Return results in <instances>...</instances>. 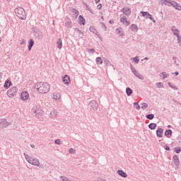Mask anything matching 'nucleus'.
<instances>
[{
	"label": "nucleus",
	"instance_id": "nucleus-1",
	"mask_svg": "<svg viewBox=\"0 0 181 181\" xmlns=\"http://www.w3.org/2000/svg\"><path fill=\"white\" fill-rule=\"evenodd\" d=\"M35 88L39 94H47L50 91V85L46 82H38L35 84Z\"/></svg>",
	"mask_w": 181,
	"mask_h": 181
},
{
	"label": "nucleus",
	"instance_id": "nucleus-2",
	"mask_svg": "<svg viewBox=\"0 0 181 181\" xmlns=\"http://www.w3.org/2000/svg\"><path fill=\"white\" fill-rule=\"evenodd\" d=\"M15 13L19 19L25 21L26 19V11L23 7L18 6L15 8Z\"/></svg>",
	"mask_w": 181,
	"mask_h": 181
},
{
	"label": "nucleus",
	"instance_id": "nucleus-3",
	"mask_svg": "<svg viewBox=\"0 0 181 181\" xmlns=\"http://www.w3.org/2000/svg\"><path fill=\"white\" fill-rule=\"evenodd\" d=\"M25 156V160L30 165H33V166H40V162H39V159L35 158L32 156H29L26 153H23Z\"/></svg>",
	"mask_w": 181,
	"mask_h": 181
},
{
	"label": "nucleus",
	"instance_id": "nucleus-4",
	"mask_svg": "<svg viewBox=\"0 0 181 181\" xmlns=\"http://www.w3.org/2000/svg\"><path fill=\"white\" fill-rule=\"evenodd\" d=\"M32 112L37 118L43 115V110H42V107H40V106H34L32 109Z\"/></svg>",
	"mask_w": 181,
	"mask_h": 181
},
{
	"label": "nucleus",
	"instance_id": "nucleus-5",
	"mask_svg": "<svg viewBox=\"0 0 181 181\" xmlns=\"http://www.w3.org/2000/svg\"><path fill=\"white\" fill-rule=\"evenodd\" d=\"M17 94H18V88L16 86L12 87L7 91V95L10 97V98L12 97H16Z\"/></svg>",
	"mask_w": 181,
	"mask_h": 181
},
{
	"label": "nucleus",
	"instance_id": "nucleus-6",
	"mask_svg": "<svg viewBox=\"0 0 181 181\" xmlns=\"http://www.w3.org/2000/svg\"><path fill=\"white\" fill-rule=\"evenodd\" d=\"M88 107L90 111H97L98 109V103H97L95 100H92L88 103Z\"/></svg>",
	"mask_w": 181,
	"mask_h": 181
},
{
	"label": "nucleus",
	"instance_id": "nucleus-7",
	"mask_svg": "<svg viewBox=\"0 0 181 181\" xmlns=\"http://www.w3.org/2000/svg\"><path fill=\"white\" fill-rule=\"evenodd\" d=\"M11 124V123L8 122L6 119H0V129H4V128H6V127H9Z\"/></svg>",
	"mask_w": 181,
	"mask_h": 181
},
{
	"label": "nucleus",
	"instance_id": "nucleus-8",
	"mask_svg": "<svg viewBox=\"0 0 181 181\" xmlns=\"http://www.w3.org/2000/svg\"><path fill=\"white\" fill-rule=\"evenodd\" d=\"M130 67L132 73H134V76H136L137 78H139V80H144V76L139 74V72L135 69L132 64L130 65Z\"/></svg>",
	"mask_w": 181,
	"mask_h": 181
},
{
	"label": "nucleus",
	"instance_id": "nucleus-9",
	"mask_svg": "<svg viewBox=\"0 0 181 181\" xmlns=\"http://www.w3.org/2000/svg\"><path fill=\"white\" fill-rule=\"evenodd\" d=\"M141 13L142 14V16H144V18H146V19H150L151 21H153V22H155L153 17H152V15L151 13H148V11H141Z\"/></svg>",
	"mask_w": 181,
	"mask_h": 181
},
{
	"label": "nucleus",
	"instance_id": "nucleus-10",
	"mask_svg": "<svg viewBox=\"0 0 181 181\" xmlns=\"http://www.w3.org/2000/svg\"><path fill=\"white\" fill-rule=\"evenodd\" d=\"M165 2H168V4H171V6H173L175 8L177 9V11H181V6L180 4L175 2V1H169L168 0H165Z\"/></svg>",
	"mask_w": 181,
	"mask_h": 181
},
{
	"label": "nucleus",
	"instance_id": "nucleus-11",
	"mask_svg": "<svg viewBox=\"0 0 181 181\" xmlns=\"http://www.w3.org/2000/svg\"><path fill=\"white\" fill-rule=\"evenodd\" d=\"M172 32H173V35H175V36H177V42L179 43V45H181V36L179 35V30L177 29H171Z\"/></svg>",
	"mask_w": 181,
	"mask_h": 181
},
{
	"label": "nucleus",
	"instance_id": "nucleus-12",
	"mask_svg": "<svg viewBox=\"0 0 181 181\" xmlns=\"http://www.w3.org/2000/svg\"><path fill=\"white\" fill-rule=\"evenodd\" d=\"M121 12H122L123 14L125 15V16H129L131 15V8L129 7H124L121 10Z\"/></svg>",
	"mask_w": 181,
	"mask_h": 181
},
{
	"label": "nucleus",
	"instance_id": "nucleus-13",
	"mask_svg": "<svg viewBox=\"0 0 181 181\" xmlns=\"http://www.w3.org/2000/svg\"><path fill=\"white\" fill-rule=\"evenodd\" d=\"M53 100H54L55 101H61L62 95L60 94V93L54 92L53 93Z\"/></svg>",
	"mask_w": 181,
	"mask_h": 181
},
{
	"label": "nucleus",
	"instance_id": "nucleus-14",
	"mask_svg": "<svg viewBox=\"0 0 181 181\" xmlns=\"http://www.w3.org/2000/svg\"><path fill=\"white\" fill-rule=\"evenodd\" d=\"M62 81H63L64 84H65L66 86H69V84H70V83H71L70 76H69L68 75H65L62 78Z\"/></svg>",
	"mask_w": 181,
	"mask_h": 181
},
{
	"label": "nucleus",
	"instance_id": "nucleus-15",
	"mask_svg": "<svg viewBox=\"0 0 181 181\" xmlns=\"http://www.w3.org/2000/svg\"><path fill=\"white\" fill-rule=\"evenodd\" d=\"M173 162H174V163L175 165V168H179V165L180 163V161H179V156H174L173 157Z\"/></svg>",
	"mask_w": 181,
	"mask_h": 181
},
{
	"label": "nucleus",
	"instance_id": "nucleus-16",
	"mask_svg": "<svg viewBox=\"0 0 181 181\" xmlns=\"http://www.w3.org/2000/svg\"><path fill=\"white\" fill-rule=\"evenodd\" d=\"M156 136L158 138H162L163 136V129L158 127L156 130Z\"/></svg>",
	"mask_w": 181,
	"mask_h": 181
},
{
	"label": "nucleus",
	"instance_id": "nucleus-17",
	"mask_svg": "<svg viewBox=\"0 0 181 181\" xmlns=\"http://www.w3.org/2000/svg\"><path fill=\"white\" fill-rule=\"evenodd\" d=\"M21 97V100H23V101H26V100L29 98V93H28V92H23Z\"/></svg>",
	"mask_w": 181,
	"mask_h": 181
},
{
	"label": "nucleus",
	"instance_id": "nucleus-18",
	"mask_svg": "<svg viewBox=\"0 0 181 181\" xmlns=\"http://www.w3.org/2000/svg\"><path fill=\"white\" fill-rule=\"evenodd\" d=\"M117 173L119 175V176H121L122 177H128V175L127 173L124 172L122 170H118L117 171Z\"/></svg>",
	"mask_w": 181,
	"mask_h": 181
},
{
	"label": "nucleus",
	"instance_id": "nucleus-19",
	"mask_svg": "<svg viewBox=\"0 0 181 181\" xmlns=\"http://www.w3.org/2000/svg\"><path fill=\"white\" fill-rule=\"evenodd\" d=\"M89 29H90V31L93 32V33L96 35V36H98L99 39H101V36L100 35V33H98V31H97V30H95V28L90 27Z\"/></svg>",
	"mask_w": 181,
	"mask_h": 181
},
{
	"label": "nucleus",
	"instance_id": "nucleus-20",
	"mask_svg": "<svg viewBox=\"0 0 181 181\" xmlns=\"http://www.w3.org/2000/svg\"><path fill=\"white\" fill-rule=\"evenodd\" d=\"M11 86H12V82L9 80H6L4 83V87L6 90H8V88H9Z\"/></svg>",
	"mask_w": 181,
	"mask_h": 181
},
{
	"label": "nucleus",
	"instance_id": "nucleus-21",
	"mask_svg": "<svg viewBox=\"0 0 181 181\" xmlns=\"http://www.w3.org/2000/svg\"><path fill=\"white\" fill-rule=\"evenodd\" d=\"M117 35H119V36H125V34L124 33V30H122V28H119L116 30Z\"/></svg>",
	"mask_w": 181,
	"mask_h": 181
},
{
	"label": "nucleus",
	"instance_id": "nucleus-22",
	"mask_svg": "<svg viewBox=\"0 0 181 181\" xmlns=\"http://www.w3.org/2000/svg\"><path fill=\"white\" fill-rule=\"evenodd\" d=\"M35 45V41L33 39H30L28 42V50L30 52L32 50V48L33 47V45Z\"/></svg>",
	"mask_w": 181,
	"mask_h": 181
},
{
	"label": "nucleus",
	"instance_id": "nucleus-23",
	"mask_svg": "<svg viewBox=\"0 0 181 181\" xmlns=\"http://www.w3.org/2000/svg\"><path fill=\"white\" fill-rule=\"evenodd\" d=\"M59 112H57L56 110L51 111L49 114L50 118H56L58 115Z\"/></svg>",
	"mask_w": 181,
	"mask_h": 181
},
{
	"label": "nucleus",
	"instance_id": "nucleus-24",
	"mask_svg": "<svg viewBox=\"0 0 181 181\" xmlns=\"http://www.w3.org/2000/svg\"><path fill=\"white\" fill-rule=\"evenodd\" d=\"M172 129H167L165 132V136H166L167 138H170V136H172Z\"/></svg>",
	"mask_w": 181,
	"mask_h": 181
},
{
	"label": "nucleus",
	"instance_id": "nucleus-25",
	"mask_svg": "<svg viewBox=\"0 0 181 181\" xmlns=\"http://www.w3.org/2000/svg\"><path fill=\"white\" fill-rule=\"evenodd\" d=\"M57 47L58 49H62V47H63V42L62 41V39H58L57 41Z\"/></svg>",
	"mask_w": 181,
	"mask_h": 181
},
{
	"label": "nucleus",
	"instance_id": "nucleus-26",
	"mask_svg": "<svg viewBox=\"0 0 181 181\" xmlns=\"http://www.w3.org/2000/svg\"><path fill=\"white\" fill-rule=\"evenodd\" d=\"M149 129L154 130L156 129V127H158V124L156 123H150L148 125Z\"/></svg>",
	"mask_w": 181,
	"mask_h": 181
},
{
	"label": "nucleus",
	"instance_id": "nucleus-27",
	"mask_svg": "<svg viewBox=\"0 0 181 181\" xmlns=\"http://www.w3.org/2000/svg\"><path fill=\"white\" fill-rule=\"evenodd\" d=\"M130 29H131L132 32H138V26H136V25H135V24H132L130 26Z\"/></svg>",
	"mask_w": 181,
	"mask_h": 181
},
{
	"label": "nucleus",
	"instance_id": "nucleus-28",
	"mask_svg": "<svg viewBox=\"0 0 181 181\" xmlns=\"http://www.w3.org/2000/svg\"><path fill=\"white\" fill-rule=\"evenodd\" d=\"M132 93H134V90H132V89H131V88H126V93H127V95H128V97H129V95H131L132 94Z\"/></svg>",
	"mask_w": 181,
	"mask_h": 181
},
{
	"label": "nucleus",
	"instance_id": "nucleus-29",
	"mask_svg": "<svg viewBox=\"0 0 181 181\" xmlns=\"http://www.w3.org/2000/svg\"><path fill=\"white\" fill-rule=\"evenodd\" d=\"M79 22L81 25H86V19L83 16H79Z\"/></svg>",
	"mask_w": 181,
	"mask_h": 181
},
{
	"label": "nucleus",
	"instance_id": "nucleus-30",
	"mask_svg": "<svg viewBox=\"0 0 181 181\" xmlns=\"http://www.w3.org/2000/svg\"><path fill=\"white\" fill-rule=\"evenodd\" d=\"M35 36L37 37V39H43V37L42 36V33H39V32H35Z\"/></svg>",
	"mask_w": 181,
	"mask_h": 181
},
{
	"label": "nucleus",
	"instance_id": "nucleus-31",
	"mask_svg": "<svg viewBox=\"0 0 181 181\" xmlns=\"http://www.w3.org/2000/svg\"><path fill=\"white\" fill-rule=\"evenodd\" d=\"M95 62H96L97 64H103V59L100 57H98L96 58Z\"/></svg>",
	"mask_w": 181,
	"mask_h": 181
},
{
	"label": "nucleus",
	"instance_id": "nucleus-32",
	"mask_svg": "<svg viewBox=\"0 0 181 181\" xmlns=\"http://www.w3.org/2000/svg\"><path fill=\"white\" fill-rule=\"evenodd\" d=\"M146 118H147V119H153L155 115L153 114H148L146 115Z\"/></svg>",
	"mask_w": 181,
	"mask_h": 181
},
{
	"label": "nucleus",
	"instance_id": "nucleus-33",
	"mask_svg": "<svg viewBox=\"0 0 181 181\" xmlns=\"http://www.w3.org/2000/svg\"><path fill=\"white\" fill-rule=\"evenodd\" d=\"M75 32H76L77 33H78L79 35H81L82 36H84V33H83V31L80 30V29L76 28H74Z\"/></svg>",
	"mask_w": 181,
	"mask_h": 181
},
{
	"label": "nucleus",
	"instance_id": "nucleus-34",
	"mask_svg": "<svg viewBox=\"0 0 181 181\" xmlns=\"http://www.w3.org/2000/svg\"><path fill=\"white\" fill-rule=\"evenodd\" d=\"M84 5L86 6V11H89V12H90V13H92L93 15H94V13L93 12V11L91 10V8H90V6H88L87 5V4L84 3Z\"/></svg>",
	"mask_w": 181,
	"mask_h": 181
},
{
	"label": "nucleus",
	"instance_id": "nucleus-35",
	"mask_svg": "<svg viewBox=\"0 0 181 181\" xmlns=\"http://www.w3.org/2000/svg\"><path fill=\"white\" fill-rule=\"evenodd\" d=\"M161 74L163 76V80H165V78H168V77H169V74H166V72H162Z\"/></svg>",
	"mask_w": 181,
	"mask_h": 181
},
{
	"label": "nucleus",
	"instance_id": "nucleus-36",
	"mask_svg": "<svg viewBox=\"0 0 181 181\" xmlns=\"http://www.w3.org/2000/svg\"><path fill=\"white\" fill-rule=\"evenodd\" d=\"M168 86L169 87H170V88H173V90H179V88L176 86H173L172 83H170V82L168 83Z\"/></svg>",
	"mask_w": 181,
	"mask_h": 181
},
{
	"label": "nucleus",
	"instance_id": "nucleus-37",
	"mask_svg": "<svg viewBox=\"0 0 181 181\" xmlns=\"http://www.w3.org/2000/svg\"><path fill=\"white\" fill-rule=\"evenodd\" d=\"M134 108H136V110H141V106H139V104L138 103V102H135L134 103Z\"/></svg>",
	"mask_w": 181,
	"mask_h": 181
},
{
	"label": "nucleus",
	"instance_id": "nucleus-38",
	"mask_svg": "<svg viewBox=\"0 0 181 181\" xmlns=\"http://www.w3.org/2000/svg\"><path fill=\"white\" fill-rule=\"evenodd\" d=\"M132 60H134V63H136V64H138L139 63V58H138V57H133Z\"/></svg>",
	"mask_w": 181,
	"mask_h": 181
},
{
	"label": "nucleus",
	"instance_id": "nucleus-39",
	"mask_svg": "<svg viewBox=\"0 0 181 181\" xmlns=\"http://www.w3.org/2000/svg\"><path fill=\"white\" fill-rule=\"evenodd\" d=\"M60 179H62V181H70L69 177H67L66 176H60Z\"/></svg>",
	"mask_w": 181,
	"mask_h": 181
},
{
	"label": "nucleus",
	"instance_id": "nucleus-40",
	"mask_svg": "<svg viewBox=\"0 0 181 181\" xmlns=\"http://www.w3.org/2000/svg\"><path fill=\"white\" fill-rule=\"evenodd\" d=\"M101 28L102 29H105V31L107 30V25H105V23L100 22Z\"/></svg>",
	"mask_w": 181,
	"mask_h": 181
},
{
	"label": "nucleus",
	"instance_id": "nucleus-41",
	"mask_svg": "<svg viewBox=\"0 0 181 181\" xmlns=\"http://www.w3.org/2000/svg\"><path fill=\"white\" fill-rule=\"evenodd\" d=\"M54 144H56V145H62V140H60V139H56Z\"/></svg>",
	"mask_w": 181,
	"mask_h": 181
},
{
	"label": "nucleus",
	"instance_id": "nucleus-42",
	"mask_svg": "<svg viewBox=\"0 0 181 181\" xmlns=\"http://www.w3.org/2000/svg\"><path fill=\"white\" fill-rule=\"evenodd\" d=\"M120 22L122 23H125V22H127V18H125V16L121 17Z\"/></svg>",
	"mask_w": 181,
	"mask_h": 181
},
{
	"label": "nucleus",
	"instance_id": "nucleus-43",
	"mask_svg": "<svg viewBox=\"0 0 181 181\" xmlns=\"http://www.w3.org/2000/svg\"><path fill=\"white\" fill-rule=\"evenodd\" d=\"M148 107L147 103H141V109L142 110H146V107Z\"/></svg>",
	"mask_w": 181,
	"mask_h": 181
},
{
	"label": "nucleus",
	"instance_id": "nucleus-44",
	"mask_svg": "<svg viewBox=\"0 0 181 181\" xmlns=\"http://www.w3.org/2000/svg\"><path fill=\"white\" fill-rule=\"evenodd\" d=\"M71 12H72L73 13H75V15H76V16H78V11H77L76 8H73V9L71 10Z\"/></svg>",
	"mask_w": 181,
	"mask_h": 181
},
{
	"label": "nucleus",
	"instance_id": "nucleus-45",
	"mask_svg": "<svg viewBox=\"0 0 181 181\" xmlns=\"http://www.w3.org/2000/svg\"><path fill=\"white\" fill-rule=\"evenodd\" d=\"M156 86L158 88H163V85L162 84L161 82H158L156 83Z\"/></svg>",
	"mask_w": 181,
	"mask_h": 181
},
{
	"label": "nucleus",
	"instance_id": "nucleus-46",
	"mask_svg": "<svg viewBox=\"0 0 181 181\" xmlns=\"http://www.w3.org/2000/svg\"><path fill=\"white\" fill-rule=\"evenodd\" d=\"M65 25L66 26V28H71V22L68 21V22L65 23Z\"/></svg>",
	"mask_w": 181,
	"mask_h": 181
},
{
	"label": "nucleus",
	"instance_id": "nucleus-47",
	"mask_svg": "<svg viewBox=\"0 0 181 181\" xmlns=\"http://www.w3.org/2000/svg\"><path fill=\"white\" fill-rule=\"evenodd\" d=\"M88 53H90L91 54H94V53H95V49H89L88 50Z\"/></svg>",
	"mask_w": 181,
	"mask_h": 181
},
{
	"label": "nucleus",
	"instance_id": "nucleus-48",
	"mask_svg": "<svg viewBox=\"0 0 181 181\" xmlns=\"http://www.w3.org/2000/svg\"><path fill=\"white\" fill-rule=\"evenodd\" d=\"M175 151L176 153H179L180 152H181L180 147H175Z\"/></svg>",
	"mask_w": 181,
	"mask_h": 181
},
{
	"label": "nucleus",
	"instance_id": "nucleus-49",
	"mask_svg": "<svg viewBox=\"0 0 181 181\" xmlns=\"http://www.w3.org/2000/svg\"><path fill=\"white\" fill-rule=\"evenodd\" d=\"M69 153L74 154L76 153V150H74L73 148H69Z\"/></svg>",
	"mask_w": 181,
	"mask_h": 181
},
{
	"label": "nucleus",
	"instance_id": "nucleus-50",
	"mask_svg": "<svg viewBox=\"0 0 181 181\" xmlns=\"http://www.w3.org/2000/svg\"><path fill=\"white\" fill-rule=\"evenodd\" d=\"M124 25L125 26H129V25H131V22L126 20Z\"/></svg>",
	"mask_w": 181,
	"mask_h": 181
},
{
	"label": "nucleus",
	"instance_id": "nucleus-51",
	"mask_svg": "<svg viewBox=\"0 0 181 181\" xmlns=\"http://www.w3.org/2000/svg\"><path fill=\"white\" fill-rule=\"evenodd\" d=\"M104 63L105 64H110V60H108L107 59H105Z\"/></svg>",
	"mask_w": 181,
	"mask_h": 181
},
{
	"label": "nucleus",
	"instance_id": "nucleus-52",
	"mask_svg": "<svg viewBox=\"0 0 181 181\" xmlns=\"http://www.w3.org/2000/svg\"><path fill=\"white\" fill-rule=\"evenodd\" d=\"M21 45H26V42H25V40H22Z\"/></svg>",
	"mask_w": 181,
	"mask_h": 181
},
{
	"label": "nucleus",
	"instance_id": "nucleus-53",
	"mask_svg": "<svg viewBox=\"0 0 181 181\" xmlns=\"http://www.w3.org/2000/svg\"><path fill=\"white\" fill-rule=\"evenodd\" d=\"M101 8H103V6L101 4L97 6L98 9H101Z\"/></svg>",
	"mask_w": 181,
	"mask_h": 181
},
{
	"label": "nucleus",
	"instance_id": "nucleus-54",
	"mask_svg": "<svg viewBox=\"0 0 181 181\" xmlns=\"http://www.w3.org/2000/svg\"><path fill=\"white\" fill-rule=\"evenodd\" d=\"M165 151H170V148L168 146H165Z\"/></svg>",
	"mask_w": 181,
	"mask_h": 181
},
{
	"label": "nucleus",
	"instance_id": "nucleus-55",
	"mask_svg": "<svg viewBox=\"0 0 181 181\" xmlns=\"http://www.w3.org/2000/svg\"><path fill=\"white\" fill-rule=\"evenodd\" d=\"M109 23H110V24L114 23V20H110V21H109Z\"/></svg>",
	"mask_w": 181,
	"mask_h": 181
},
{
	"label": "nucleus",
	"instance_id": "nucleus-56",
	"mask_svg": "<svg viewBox=\"0 0 181 181\" xmlns=\"http://www.w3.org/2000/svg\"><path fill=\"white\" fill-rule=\"evenodd\" d=\"M175 76H179V72L178 71H175Z\"/></svg>",
	"mask_w": 181,
	"mask_h": 181
},
{
	"label": "nucleus",
	"instance_id": "nucleus-57",
	"mask_svg": "<svg viewBox=\"0 0 181 181\" xmlns=\"http://www.w3.org/2000/svg\"><path fill=\"white\" fill-rule=\"evenodd\" d=\"M95 4H99L100 0H95Z\"/></svg>",
	"mask_w": 181,
	"mask_h": 181
},
{
	"label": "nucleus",
	"instance_id": "nucleus-58",
	"mask_svg": "<svg viewBox=\"0 0 181 181\" xmlns=\"http://www.w3.org/2000/svg\"><path fill=\"white\" fill-rule=\"evenodd\" d=\"M144 60H149V58L148 57L144 58Z\"/></svg>",
	"mask_w": 181,
	"mask_h": 181
},
{
	"label": "nucleus",
	"instance_id": "nucleus-59",
	"mask_svg": "<svg viewBox=\"0 0 181 181\" xmlns=\"http://www.w3.org/2000/svg\"><path fill=\"white\" fill-rule=\"evenodd\" d=\"M173 103H177V101L175 99L173 100Z\"/></svg>",
	"mask_w": 181,
	"mask_h": 181
},
{
	"label": "nucleus",
	"instance_id": "nucleus-60",
	"mask_svg": "<svg viewBox=\"0 0 181 181\" xmlns=\"http://www.w3.org/2000/svg\"><path fill=\"white\" fill-rule=\"evenodd\" d=\"M31 148H35V145L32 144Z\"/></svg>",
	"mask_w": 181,
	"mask_h": 181
},
{
	"label": "nucleus",
	"instance_id": "nucleus-61",
	"mask_svg": "<svg viewBox=\"0 0 181 181\" xmlns=\"http://www.w3.org/2000/svg\"><path fill=\"white\" fill-rule=\"evenodd\" d=\"M101 19H103V21H104V16H101Z\"/></svg>",
	"mask_w": 181,
	"mask_h": 181
},
{
	"label": "nucleus",
	"instance_id": "nucleus-62",
	"mask_svg": "<svg viewBox=\"0 0 181 181\" xmlns=\"http://www.w3.org/2000/svg\"><path fill=\"white\" fill-rule=\"evenodd\" d=\"M0 42H2V39L1 38H0Z\"/></svg>",
	"mask_w": 181,
	"mask_h": 181
},
{
	"label": "nucleus",
	"instance_id": "nucleus-63",
	"mask_svg": "<svg viewBox=\"0 0 181 181\" xmlns=\"http://www.w3.org/2000/svg\"><path fill=\"white\" fill-rule=\"evenodd\" d=\"M170 127H171L170 125H168V128H170Z\"/></svg>",
	"mask_w": 181,
	"mask_h": 181
}]
</instances>
